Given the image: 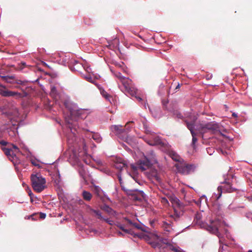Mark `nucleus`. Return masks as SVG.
Listing matches in <instances>:
<instances>
[{"mask_svg":"<svg viewBox=\"0 0 252 252\" xmlns=\"http://www.w3.org/2000/svg\"><path fill=\"white\" fill-rule=\"evenodd\" d=\"M63 105L69 112V115L65 117L66 127L69 128L71 132L67 136L69 145V159L77 163L79 158L86 154L87 148L86 142L84 139L79 144L76 138V133H78L77 121L79 119H85L91 111L89 109L79 108L75 103L72 102L69 99L64 100Z\"/></svg>","mask_w":252,"mask_h":252,"instance_id":"nucleus-1","label":"nucleus"},{"mask_svg":"<svg viewBox=\"0 0 252 252\" xmlns=\"http://www.w3.org/2000/svg\"><path fill=\"white\" fill-rule=\"evenodd\" d=\"M197 117L195 115H190L185 121L188 128L190 130L192 136V144L194 145L197 142L196 134L193 129L198 130L201 133L206 132L208 130L213 132L219 131V125L215 122H210L206 124H200L195 125Z\"/></svg>","mask_w":252,"mask_h":252,"instance_id":"nucleus-2","label":"nucleus"},{"mask_svg":"<svg viewBox=\"0 0 252 252\" xmlns=\"http://www.w3.org/2000/svg\"><path fill=\"white\" fill-rule=\"evenodd\" d=\"M110 70L122 83V86L119 87L122 92L126 95L135 96L139 101L142 100V99L141 97L137 96V90L132 86L130 79L122 76L119 72H115L111 68H110Z\"/></svg>","mask_w":252,"mask_h":252,"instance_id":"nucleus-3","label":"nucleus"},{"mask_svg":"<svg viewBox=\"0 0 252 252\" xmlns=\"http://www.w3.org/2000/svg\"><path fill=\"white\" fill-rule=\"evenodd\" d=\"M210 225L208 226L209 230L212 233L216 234L219 238L220 244V251L221 252H226L228 244L226 242L224 237L222 236L220 232V228L224 224L223 220L219 219L210 220Z\"/></svg>","mask_w":252,"mask_h":252,"instance_id":"nucleus-4","label":"nucleus"},{"mask_svg":"<svg viewBox=\"0 0 252 252\" xmlns=\"http://www.w3.org/2000/svg\"><path fill=\"white\" fill-rule=\"evenodd\" d=\"M143 157L137 162L136 165L130 164L131 169L135 172L137 169L141 170H145L149 169L151 166L157 163L155 154L153 151H150L147 156H145L143 154H141Z\"/></svg>","mask_w":252,"mask_h":252,"instance_id":"nucleus-5","label":"nucleus"},{"mask_svg":"<svg viewBox=\"0 0 252 252\" xmlns=\"http://www.w3.org/2000/svg\"><path fill=\"white\" fill-rule=\"evenodd\" d=\"M32 187L34 191L41 192L46 187V180L40 174H37L31 176Z\"/></svg>","mask_w":252,"mask_h":252,"instance_id":"nucleus-6","label":"nucleus"},{"mask_svg":"<svg viewBox=\"0 0 252 252\" xmlns=\"http://www.w3.org/2000/svg\"><path fill=\"white\" fill-rule=\"evenodd\" d=\"M19 116V113L17 109L14 110V115L13 118H10V120L12 121V127L7 128V131L8 133L9 136L14 140H17V135H18L17 128L16 123L18 122L20 119L18 118Z\"/></svg>","mask_w":252,"mask_h":252,"instance_id":"nucleus-7","label":"nucleus"},{"mask_svg":"<svg viewBox=\"0 0 252 252\" xmlns=\"http://www.w3.org/2000/svg\"><path fill=\"white\" fill-rule=\"evenodd\" d=\"M178 172L183 174H189L194 171L196 166L194 164L179 163L176 164Z\"/></svg>","mask_w":252,"mask_h":252,"instance_id":"nucleus-8","label":"nucleus"},{"mask_svg":"<svg viewBox=\"0 0 252 252\" xmlns=\"http://www.w3.org/2000/svg\"><path fill=\"white\" fill-rule=\"evenodd\" d=\"M222 189L224 191L228 192H231L234 190V189L231 187L230 184L227 181H225L224 185L223 187H218V192L214 193L212 196V198L216 200H218L221 196Z\"/></svg>","mask_w":252,"mask_h":252,"instance_id":"nucleus-9","label":"nucleus"},{"mask_svg":"<svg viewBox=\"0 0 252 252\" xmlns=\"http://www.w3.org/2000/svg\"><path fill=\"white\" fill-rule=\"evenodd\" d=\"M133 122H129L127 123L125 126L126 128H123L122 126L121 125L112 126L110 128L113 132L119 136H121V134L123 133H124V135H126L128 131L127 129L129 127V124Z\"/></svg>","mask_w":252,"mask_h":252,"instance_id":"nucleus-10","label":"nucleus"},{"mask_svg":"<svg viewBox=\"0 0 252 252\" xmlns=\"http://www.w3.org/2000/svg\"><path fill=\"white\" fill-rule=\"evenodd\" d=\"M2 150L11 160L14 159V157H16V154L19 152V148L13 144L11 145V147L3 148Z\"/></svg>","mask_w":252,"mask_h":252,"instance_id":"nucleus-11","label":"nucleus"},{"mask_svg":"<svg viewBox=\"0 0 252 252\" xmlns=\"http://www.w3.org/2000/svg\"><path fill=\"white\" fill-rule=\"evenodd\" d=\"M0 94L5 97L15 96L16 98L22 97V94L16 92L7 90L5 87L0 85Z\"/></svg>","mask_w":252,"mask_h":252,"instance_id":"nucleus-12","label":"nucleus"},{"mask_svg":"<svg viewBox=\"0 0 252 252\" xmlns=\"http://www.w3.org/2000/svg\"><path fill=\"white\" fill-rule=\"evenodd\" d=\"M150 138V140L147 141L150 145H159L162 147L165 145L164 142L162 141L159 136H156L154 134H151Z\"/></svg>","mask_w":252,"mask_h":252,"instance_id":"nucleus-13","label":"nucleus"},{"mask_svg":"<svg viewBox=\"0 0 252 252\" xmlns=\"http://www.w3.org/2000/svg\"><path fill=\"white\" fill-rule=\"evenodd\" d=\"M148 178L152 180L156 181L157 182L160 183L161 182V179L159 172L156 169H151L150 172L148 175Z\"/></svg>","mask_w":252,"mask_h":252,"instance_id":"nucleus-14","label":"nucleus"},{"mask_svg":"<svg viewBox=\"0 0 252 252\" xmlns=\"http://www.w3.org/2000/svg\"><path fill=\"white\" fill-rule=\"evenodd\" d=\"M114 165L116 169L120 171H121L124 168L127 169L128 167L126 161L122 158H117Z\"/></svg>","mask_w":252,"mask_h":252,"instance_id":"nucleus-15","label":"nucleus"},{"mask_svg":"<svg viewBox=\"0 0 252 252\" xmlns=\"http://www.w3.org/2000/svg\"><path fill=\"white\" fill-rule=\"evenodd\" d=\"M162 227L164 230L167 232V235H172L174 231V229L171 225V222L169 221H163L162 223Z\"/></svg>","mask_w":252,"mask_h":252,"instance_id":"nucleus-16","label":"nucleus"},{"mask_svg":"<svg viewBox=\"0 0 252 252\" xmlns=\"http://www.w3.org/2000/svg\"><path fill=\"white\" fill-rule=\"evenodd\" d=\"M125 219L126 220V221L130 225H132L134 227H135L138 229L141 230L143 231H144V232L146 231L147 227L145 225L142 224V223H137V222H133L131 220H129L127 218H125Z\"/></svg>","mask_w":252,"mask_h":252,"instance_id":"nucleus-17","label":"nucleus"},{"mask_svg":"<svg viewBox=\"0 0 252 252\" xmlns=\"http://www.w3.org/2000/svg\"><path fill=\"white\" fill-rule=\"evenodd\" d=\"M92 211L95 215L96 216H97L98 219L104 220L110 225H113L114 224V222L112 220L103 217L99 211L92 209Z\"/></svg>","mask_w":252,"mask_h":252,"instance_id":"nucleus-18","label":"nucleus"},{"mask_svg":"<svg viewBox=\"0 0 252 252\" xmlns=\"http://www.w3.org/2000/svg\"><path fill=\"white\" fill-rule=\"evenodd\" d=\"M166 150L169 156L172 158V159L179 162H181L182 158L175 152L169 149L168 150L167 149Z\"/></svg>","mask_w":252,"mask_h":252,"instance_id":"nucleus-19","label":"nucleus"},{"mask_svg":"<svg viewBox=\"0 0 252 252\" xmlns=\"http://www.w3.org/2000/svg\"><path fill=\"white\" fill-rule=\"evenodd\" d=\"M88 138H93L97 143H100L102 140V137L98 133L91 132L86 136Z\"/></svg>","mask_w":252,"mask_h":252,"instance_id":"nucleus-20","label":"nucleus"},{"mask_svg":"<svg viewBox=\"0 0 252 252\" xmlns=\"http://www.w3.org/2000/svg\"><path fill=\"white\" fill-rule=\"evenodd\" d=\"M50 94L54 99L56 100V101H57L58 99L60 98L59 94L57 90L56 87L54 86H51V91Z\"/></svg>","mask_w":252,"mask_h":252,"instance_id":"nucleus-21","label":"nucleus"},{"mask_svg":"<svg viewBox=\"0 0 252 252\" xmlns=\"http://www.w3.org/2000/svg\"><path fill=\"white\" fill-rule=\"evenodd\" d=\"M117 176L119 179V183L121 185V187L122 188V189L126 192V193L127 194H132V190H128L126 189V188L123 186V182H122V179L121 176V174L120 173H118L117 174Z\"/></svg>","mask_w":252,"mask_h":252,"instance_id":"nucleus-22","label":"nucleus"},{"mask_svg":"<svg viewBox=\"0 0 252 252\" xmlns=\"http://www.w3.org/2000/svg\"><path fill=\"white\" fill-rule=\"evenodd\" d=\"M98 88L100 91L101 94L109 102H111V96L108 94V93L101 87L98 86Z\"/></svg>","mask_w":252,"mask_h":252,"instance_id":"nucleus-23","label":"nucleus"},{"mask_svg":"<svg viewBox=\"0 0 252 252\" xmlns=\"http://www.w3.org/2000/svg\"><path fill=\"white\" fill-rule=\"evenodd\" d=\"M71 63L73 65L74 69L76 71H79L81 68H84L82 63H79L78 61L76 60H72Z\"/></svg>","mask_w":252,"mask_h":252,"instance_id":"nucleus-24","label":"nucleus"},{"mask_svg":"<svg viewBox=\"0 0 252 252\" xmlns=\"http://www.w3.org/2000/svg\"><path fill=\"white\" fill-rule=\"evenodd\" d=\"M82 195L83 199L87 201H89L92 198V194L89 191L86 190H83L82 193Z\"/></svg>","mask_w":252,"mask_h":252,"instance_id":"nucleus-25","label":"nucleus"},{"mask_svg":"<svg viewBox=\"0 0 252 252\" xmlns=\"http://www.w3.org/2000/svg\"><path fill=\"white\" fill-rule=\"evenodd\" d=\"M142 123L143 126V128L144 129L146 133H150V130H149V128L147 125V122H146L145 119L143 118Z\"/></svg>","mask_w":252,"mask_h":252,"instance_id":"nucleus-26","label":"nucleus"},{"mask_svg":"<svg viewBox=\"0 0 252 252\" xmlns=\"http://www.w3.org/2000/svg\"><path fill=\"white\" fill-rule=\"evenodd\" d=\"M173 115L179 119H182V116L177 109H173L172 111Z\"/></svg>","mask_w":252,"mask_h":252,"instance_id":"nucleus-27","label":"nucleus"},{"mask_svg":"<svg viewBox=\"0 0 252 252\" xmlns=\"http://www.w3.org/2000/svg\"><path fill=\"white\" fill-rule=\"evenodd\" d=\"M83 77L87 81L92 83H94V80L92 78L91 74L84 75Z\"/></svg>","mask_w":252,"mask_h":252,"instance_id":"nucleus-28","label":"nucleus"},{"mask_svg":"<svg viewBox=\"0 0 252 252\" xmlns=\"http://www.w3.org/2000/svg\"><path fill=\"white\" fill-rule=\"evenodd\" d=\"M31 161L33 165L36 166L38 168L41 167V166L40 165V164L39 163V161L38 160H37L36 159L31 158Z\"/></svg>","mask_w":252,"mask_h":252,"instance_id":"nucleus-29","label":"nucleus"},{"mask_svg":"<svg viewBox=\"0 0 252 252\" xmlns=\"http://www.w3.org/2000/svg\"><path fill=\"white\" fill-rule=\"evenodd\" d=\"M2 79L5 81V82L9 83H13L12 82L10 81V80L13 78L12 76H0Z\"/></svg>","mask_w":252,"mask_h":252,"instance_id":"nucleus-30","label":"nucleus"},{"mask_svg":"<svg viewBox=\"0 0 252 252\" xmlns=\"http://www.w3.org/2000/svg\"><path fill=\"white\" fill-rule=\"evenodd\" d=\"M117 227H119L120 229H121L122 231H123L124 232L126 233H130V230L127 229H125L124 228V226L123 224H118L117 225Z\"/></svg>","mask_w":252,"mask_h":252,"instance_id":"nucleus-31","label":"nucleus"},{"mask_svg":"<svg viewBox=\"0 0 252 252\" xmlns=\"http://www.w3.org/2000/svg\"><path fill=\"white\" fill-rule=\"evenodd\" d=\"M79 173L80 176H81L83 179H85V175H86V171L84 167H81L79 170Z\"/></svg>","mask_w":252,"mask_h":252,"instance_id":"nucleus-32","label":"nucleus"},{"mask_svg":"<svg viewBox=\"0 0 252 252\" xmlns=\"http://www.w3.org/2000/svg\"><path fill=\"white\" fill-rule=\"evenodd\" d=\"M105 210L109 214H113L114 211L109 206H106L104 208Z\"/></svg>","mask_w":252,"mask_h":252,"instance_id":"nucleus-33","label":"nucleus"},{"mask_svg":"<svg viewBox=\"0 0 252 252\" xmlns=\"http://www.w3.org/2000/svg\"><path fill=\"white\" fill-rule=\"evenodd\" d=\"M202 198H204L205 199V202L206 201V196L205 195H203L200 198H199L198 200H197V201H196L195 202V204L197 205V206H200V204H201V199Z\"/></svg>","mask_w":252,"mask_h":252,"instance_id":"nucleus-34","label":"nucleus"},{"mask_svg":"<svg viewBox=\"0 0 252 252\" xmlns=\"http://www.w3.org/2000/svg\"><path fill=\"white\" fill-rule=\"evenodd\" d=\"M207 152L208 154L210 155H212L213 153L214 152V150L212 148H208L206 149Z\"/></svg>","mask_w":252,"mask_h":252,"instance_id":"nucleus-35","label":"nucleus"},{"mask_svg":"<svg viewBox=\"0 0 252 252\" xmlns=\"http://www.w3.org/2000/svg\"><path fill=\"white\" fill-rule=\"evenodd\" d=\"M175 252H184L180 247H175V249L174 250Z\"/></svg>","mask_w":252,"mask_h":252,"instance_id":"nucleus-36","label":"nucleus"},{"mask_svg":"<svg viewBox=\"0 0 252 252\" xmlns=\"http://www.w3.org/2000/svg\"><path fill=\"white\" fill-rule=\"evenodd\" d=\"M46 214L45 213H40L39 214V218L41 219H44L46 218Z\"/></svg>","mask_w":252,"mask_h":252,"instance_id":"nucleus-37","label":"nucleus"},{"mask_svg":"<svg viewBox=\"0 0 252 252\" xmlns=\"http://www.w3.org/2000/svg\"><path fill=\"white\" fill-rule=\"evenodd\" d=\"M176 246H173V245L172 244H169L168 245V247H169V249L174 251V249H175V248Z\"/></svg>","mask_w":252,"mask_h":252,"instance_id":"nucleus-38","label":"nucleus"},{"mask_svg":"<svg viewBox=\"0 0 252 252\" xmlns=\"http://www.w3.org/2000/svg\"><path fill=\"white\" fill-rule=\"evenodd\" d=\"M129 175H130V176L137 183L138 181H137V176L135 175H131L130 174H129Z\"/></svg>","mask_w":252,"mask_h":252,"instance_id":"nucleus-39","label":"nucleus"},{"mask_svg":"<svg viewBox=\"0 0 252 252\" xmlns=\"http://www.w3.org/2000/svg\"><path fill=\"white\" fill-rule=\"evenodd\" d=\"M161 202L164 204H168V200L166 198H162L161 199Z\"/></svg>","mask_w":252,"mask_h":252,"instance_id":"nucleus-40","label":"nucleus"},{"mask_svg":"<svg viewBox=\"0 0 252 252\" xmlns=\"http://www.w3.org/2000/svg\"><path fill=\"white\" fill-rule=\"evenodd\" d=\"M225 235L227 239H230L231 237L227 230H225Z\"/></svg>","mask_w":252,"mask_h":252,"instance_id":"nucleus-41","label":"nucleus"},{"mask_svg":"<svg viewBox=\"0 0 252 252\" xmlns=\"http://www.w3.org/2000/svg\"><path fill=\"white\" fill-rule=\"evenodd\" d=\"M137 235L140 238H145V237L147 236V235L146 234H144L143 233H140V234H138Z\"/></svg>","mask_w":252,"mask_h":252,"instance_id":"nucleus-42","label":"nucleus"},{"mask_svg":"<svg viewBox=\"0 0 252 252\" xmlns=\"http://www.w3.org/2000/svg\"><path fill=\"white\" fill-rule=\"evenodd\" d=\"M90 232H94V233H96L97 232V230L93 229V228H91L90 230Z\"/></svg>","mask_w":252,"mask_h":252,"instance_id":"nucleus-43","label":"nucleus"},{"mask_svg":"<svg viewBox=\"0 0 252 252\" xmlns=\"http://www.w3.org/2000/svg\"><path fill=\"white\" fill-rule=\"evenodd\" d=\"M6 143H7L6 142H5L3 140H2L0 142V144L2 145H6Z\"/></svg>","mask_w":252,"mask_h":252,"instance_id":"nucleus-44","label":"nucleus"},{"mask_svg":"<svg viewBox=\"0 0 252 252\" xmlns=\"http://www.w3.org/2000/svg\"><path fill=\"white\" fill-rule=\"evenodd\" d=\"M16 83L18 84H22L24 82H23V81H22L21 80H18V81H17Z\"/></svg>","mask_w":252,"mask_h":252,"instance_id":"nucleus-45","label":"nucleus"},{"mask_svg":"<svg viewBox=\"0 0 252 252\" xmlns=\"http://www.w3.org/2000/svg\"><path fill=\"white\" fill-rule=\"evenodd\" d=\"M29 195L30 196L31 198H32V195H33V194L31 190H30V191L29 192Z\"/></svg>","mask_w":252,"mask_h":252,"instance_id":"nucleus-46","label":"nucleus"},{"mask_svg":"<svg viewBox=\"0 0 252 252\" xmlns=\"http://www.w3.org/2000/svg\"><path fill=\"white\" fill-rule=\"evenodd\" d=\"M125 138H126V142L127 143H128L129 144H131V143L128 142L129 138L127 136H126Z\"/></svg>","mask_w":252,"mask_h":252,"instance_id":"nucleus-47","label":"nucleus"},{"mask_svg":"<svg viewBox=\"0 0 252 252\" xmlns=\"http://www.w3.org/2000/svg\"><path fill=\"white\" fill-rule=\"evenodd\" d=\"M117 234H118L119 236H121V235H123V233H122L121 232H120V231H118V232H117Z\"/></svg>","mask_w":252,"mask_h":252,"instance_id":"nucleus-48","label":"nucleus"},{"mask_svg":"<svg viewBox=\"0 0 252 252\" xmlns=\"http://www.w3.org/2000/svg\"><path fill=\"white\" fill-rule=\"evenodd\" d=\"M84 203V201L82 200H79V204H83Z\"/></svg>","mask_w":252,"mask_h":252,"instance_id":"nucleus-49","label":"nucleus"},{"mask_svg":"<svg viewBox=\"0 0 252 252\" xmlns=\"http://www.w3.org/2000/svg\"><path fill=\"white\" fill-rule=\"evenodd\" d=\"M248 198L250 201H252V195L251 196L249 197Z\"/></svg>","mask_w":252,"mask_h":252,"instance_id":"nucleus-50","label":"nucleus"},{"mask_svg":"<svg viewBox=\"0 0 252 252\" xmlns=\"http://www.w3.org/2000/svg\"><path fill=\"white\" fill-rule=\"evenodd\" d=\"M90 70H91V68H89V67H88V68L86 69V70H87V71H88V72H89V71H90Z\"/></svg>","mask_w":252,"mask_h":252,"instance_id":"nucleus-51","label":"nucleus"},{"mask_svg":"<svg viewBox=\"0 0 252 252\" xmlns=\"http://www.w3.org/2000/svg\"><path fill=\"white\" fill-rule=\"evenodd\" d=\"M222 152V154H223V155H225V154H227V153L226 152H223V151H221Z\"/></svg>","mask_w":252,"mask_h":252,"instance_id":"nucleus-52","label":"nucleus"},{"mask_svg":"<svg viewBox=\"0 0 252 252\" xmlns=\"http://www.w3.org/2000/svg\"><path fill=\"white\" fill-rule=\"evenodd\" d=\"M179 87H180V85H179V84H178V85L176 86V89H179Z\"/></svg>","mask_w":252,"mask_h":252,"instance_id":"nucleus-53","label":"nucleus"},{"mask_svg":"<svg viewBox=\"0 0 252 252\" xmlns=\"http://www.w3.org/2000/svg\"><path fill=\"white\" fill-rule=\"evenodd\" d=\"M153 246L154 247H157V245L154 244Z\"/></svg>","mask_w":252,"mask_h":252,"instance_id":"nucleus-54","label":"nucleus"},{"mask_svg":"<svg viewBox=\"0 0 252 252\" xmlns=\"http://www.w3.org/2000/svg\"><path fill=\"white\" fill-rule=\"evenodd\" d=\"M233 116H236V114H235L234 113H233Z\"/></svg>","mask_w":252,"mask_h":252,"instance_id":"nucleus-55","label":"nucleus"},{"mask_svg":"<svg viewBox=\"0 0 252 252\" xmlns=\"http://www.w3.org/2000/svg\"><path fill=\"white\" fill-rule=\"evenodd\" d=\"M248 252H252V250H249Z\"/></svg>","mask_w":252,"mask_h":252,"instance_id":"nucleus-56","label":"nucleus"}]
</instances>
